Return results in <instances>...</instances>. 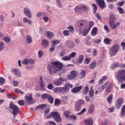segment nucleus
I'll return each mask as SVG.
<instances>
[{"instance_id": "f704fd0d", "label": "nucleus", "mask_w": 125, "mask_h": 125, "mask_svg": "<svg viewBox=\"0 0 125 125\" xmlns=\"http://www.w3.org/2000/svg\"><path fill=\"white\" fill-rule=\"evenodd\" d=\"M23 21L24 22V23H28L30 25L32 24V21H31V20H28V19H27V18H24L23 19Z\"/></svg>"}, {"instance_id": "39448f33", "label": "nucleus", "mask_w": 125, "mask_h": 125, "mask_svg": "<svg viewBox=\"0 0 125 125\" xmlns=\"http://www.w3.org/2000/svg\"><path fill=\"white\" fill-rule=\"evenodd\" d=\"M115 19H116V17L114 15L110 16L109 17V26L112 28L113 30L115 29H117L118 26H120L121 23L120 22H118L117 23L115 24Z\"/></svg>"}, {"instance_id": "09e8293b", "label": "nucleus", "mask_w": 125, "mask_h": 125, "mask_svg": "<svg viewBox=\"0 0 125 125\" xmlns=\"http://www.w3.org/2000/svg\"><path fill=\"white\" fill-rule=\"evenodd\" d=\"M62 60H63V61H70V60H71V59L69 56H65L62 58Z\"/></svg>"}, {"instance_id": "de8ad7c7", "label": "nucleus", "mask_w": 125, "mask_h": 125, "mask_svg": "<svg viewBox=\"0 0 125 125\" xmlns=\"http://www.w3.org/2000/svg\"><path fill=\"white\" fill-rule=\"evenodd\" d=\"M90 62V58H85L83 62V63H84V64H85V65L89 64Z\"/></svg>"}, {"instance_id": "37998d69", "label": "nucleus", "mask_w": 125, "mask_h": 125, "mask_svg": "<svg viewBox=\"0 0 125 125\" xmlns=\"http://www.w3.org/2000/svg\"><path fill=\"white\" fill-rule=\"evenodd\" d=\"M76 55H77V53L75 52H72L69 54V58L70 59H71V58H75V57H76Z\"/></svg>"}, {"instance_id": "b1692460", "label": "nucleus", "mask_w": 125, "mask_h": 125, "mask_svg": "<svg viewBox=\"0 0 125 125\" xmlns=\"http://www.w3.org/2000/svg\"><path fill=\"white\" fill-rule=\"evenodd\" d=\"M96 61H93L89 65V69H94L96 67Z\"/></svg>"}, {"instance_id": "a211bd4d", "label": "nucleus", "mask_w": 125, "mask_h": 125, "mask_svg": "<svg viewBox=\"0 0 125 125\" xmlns=\"http://www.w3.org/2000/svg\"><path fill=\"white\" fill-rule=\"evenodd\" d=\"M42 43L44 47H48V46L49 45V41L44 39L42 41Z\"/></svg>"}, {"instance_id": "4468645a", "label": "nucleus", "mask_w": 125, "mask_h": 125, "mask_svg": "<svg viewBox=\"0 0 125 125\" xmlns=\"http://www.w3.org/2000/svg\"><path fill=\"white\" fill-rule=\"evenodd\" d=\"M39 84L41 89H44V87H45V83H44L43 80H42V76L39 79Z\"/></svg>"}, {"instance_id": "c9c22d12", "label": "nucleus", "mask_w": 125, "mask_h": 125, "mask_svg": "<svg viewBox=\"0 0 125 125\" xmlns=\"http://www.w3.org/2000/svg\"><path fill=\"white\" fill-rule=\"evenodd\" d=\"M50 95L46 93L43 94L42 95V98L43 99V100H44V99H48V97H49Z\"/></svg>"}, {"instance_id": "2f4dec72", "label": "nucleus", "mask_w": 125, "mask_h": 125, "mask_svg": "<svg viewBox=\"0 0 125 125\" xmlns=\"http://www.w3.org/2000/svg\"><path fill=\"white\" fill-rule=\"evenodd\" d=\"M47 37L49 38V39H52L53 37H54V34L51 31H47Z\"/></svg>"}, {"instance_id": "2eb2a0df", "label": "nucleus", "mask_w": 125, "mask_h": 125, "mask_svg": "<svg viewBox=\"0 0 125 125\" xmlns=\"http://www.w3.org/2000/svg\"><path fill=\"white\" fill-rule=\"evenodd\" d=\"M64 81H65V79L60 77L58 81L54 82V84L57 86L62 85V84H63V82H64Z\"/></svg>"}, {"instance_id": "a18cd8bd", "label": "nucleus", "mask_w": 125, "mask_h": 125, "mask_svg": "<svg viewBox=\"0 0 125 125\" xmlns=\"http://www.w3.org/2000/svg\"><path fill=\"white\" fill-rule=\"evenodd\" d=\"M92 7H93L94 13V14L96 13V11H97V8H98L97 5H96V4L93 3Z\"/></svg>"}, {"instance_id": "0e129e2a", "label": "nucleus", "mask_w": 125, "mask_h": 125, "mask_svg": "<svg viewBox=\"0 0 125 125\" xmlns=\"http://www.w3.org/2000/svg\"><path fill=\"white\" fill-rule=\"evenodd\" d=\"M54 87L53 86V85L51 83V84H49L48 85V86H47V88L48 89H50V90H51L52 89H53Z\"/></svg>"}, {"instance_id": "ddd939ff", "label": "nucleus", "mask_w": 125, "mask_h": 125, "mask_svg": "<svg viewBox=\"0 0 125 125\" xmlns=\"http://www.w3.org/2000/svg\"><path fill=\"white\" fill-rule=\"evenodd\" d=\"M82 89V86H78L72 89L71 92H72V93H78V92H80Z\"/></svg>"}, {"instance_id": "3c124183", "label": "nucleus", "mask_w": 125, "mask_h": 125, "mask_svg": "<svg viewBox=\"0 0 125 125\" xmlns=\"http://www.w3.org/2000/svg\"><path fill=\"white\" fill-rule=\"evenodd\" d=\"M52 42L53 43L52 45H55L56 44H59V43H60V40L53 41Z\"/></svg>"}, {"instance_id": "20e7f679", "label": "nucleus", "mask_w": 125, "mask_h": 125, "mask_svg": "<svg viewBox=\"0 0 125 125\" xmlns=\"http://www.w3.org/2000/svg\"><path fill=\"white\" fill-rule=\"evenodd\" d=\"M53 117L55 122L57 123H60L61 122V117H60V114L57 112H53L49 114L46 116V119H50V118H52Z\"/></svg>"}, {"instance_id": "393cba45", "label": "nucleus", "mask_w": 125, "mask_h": 125, "mask_svg": "<svg viewBox=\"0 0 125 125\" xmlns=\"http://www.w3.org/2000/svg\"><path fill=\"white\" fill-rule=\"evenodd\" d=\"M106 100L109 104H111V103L113 102V94H110L107 98Z\"/></svg>"}, {"instance_id": "774afa93", "label": "nucleus", "mask_w": 125, "mask_h": 125, "mask_svg": "<svg viewBox=\"0 0 125 125\" xmlns=\"http://www.w3.org/2000/svg\"><path fill=\"white\" fill-rule=\"evenodd\" d=\"M59 104H60V101L58 99H56L55 100L54 104L55 105H59Z\"/></svg>"}, {"instance_id": "58836bf2", "label": "nucleus", "mask_w": 125, "mask_h": 125, "mask_svg": "<svg viewBox=\"0 0 125 125\" xmlns=\"http://www.w3.org/2000/svg\"><path fill=\"white\" fill-rule=\"evenodd\" d=\"M89 90V89L88 88V86H86L84 89L83 90V94H84V95H86V94L88 93Z\"/></svg>"}, {"instance_id": "e2e57ef3", "label": "nucleus", "mask_w": 125, "mask_h": 125, "mask_svg": "<svg viewBox=\"0 0 125 125\" xmlns=\"http://www.w3.org/2000/svg\"><path fill=\"white\" fill-rule=\"evenodd\" d=\"M104 29L106 31V33H110V30H109V27H108V25H105L104 26Z\"/></svg>"}, {"instance_id": "6e6552de", "label": "nucleus", "mask_w": 125, "mask_h": 125, "mask_svg": "<svg viewBox=\"0 0 125 125\" xmlns=\"http://www.w3.org/2000/svg\"><path fill=\"white\" fill-rule=\"evenodd\" d=\"M25 99L27 104H34V103H35V100L33 99L31 94H29V96H25Z\"/></svg>"}, {"instance_id": "338daca9", "label": "nucleus", "mask_w": 125, "mask_h": 125, "mask_svg": "<svg viewBox=\"0 0 125 125\" xmlns=\"http://www.w3.org/2000/svg\"><path fill=\"white\" fill-rule=\"evenodd\" d=\"M65 54H66V52L65 51H62L60 52V56H61V57L64 56Z\"/></svg>"}, {"instance_id": "c756f323", "label": "nucleus", "mask_w": 125, "mask_h": 125, "mask_svg": "<svg viewBox=\"0 0 125 125\" xmlns=\"http://www.w3.org/2000/svg\"><path fill=\"white\" fill-rule=\"evenodd\" d=\"M109 83L108 82H107L104 85H102L101 87L98 88L99 91H103L104 90V88H105V86L107 85Z\"/></svg>"}, {"instance_id": "5fc2aeb1", "label": "nucleus", "mask_w": 125, "mask_h": 125, "mask_svg": "<svg viewBox=\"0 0 125 125\" xmlns=\"http://www.w3.org/2000/svg\"><path fill=\"white\" fill-rule=\"evenodd\" d=\"M76 104H77L78 105H80V106H81V105H83V104H84V101H83V100H80L76 103Z\"/></svg>"}, {"instance_id": "4c0bfd02", "label": "nucleus", "mask_w": 125, "mask_h": 125, "mask_svg": "<svg viewBox=\"0 0 125 125\" xmlns=\"http://www.w3.org/2000/svg\"><path fill=\"white\" fill-rule=\"evenodd\" d=\"M90 31L89 28L88 29H85L83 32V35L84 37H85V36L87 35V34H88L89 32Z\"/></svg>"}, {"instance_id": "cd10ccee", "label": "nucleus", "mask_w": 125, "mask_h": 125, "mask_svg": "<svg viewBox=\"0 0 125 125\" xmlns=\"http://www.w3.org/2000/svg\"><path fill=\"white\" fill-rule=\"evenodd\" d=\"M45 107H46V104H40V105L36 106L35 111H37V109H41V110H42V109H44V108H45Z\"/></svg>"}, {"instance_id": "bf43d9fd", "label": "nucleus", "mask_w": 125, "mask_h": 125, "mask_svg": "<svg viewBox=\"0 0 125 125\" xmlns=\"http://www.w3.org/2000/svg\"><path fill=\"white\" fill-rule=\"evenodd\" d=\"M4 44L3 42H0V50H2L4 48Z\"/></svg>"}, {"instance_id": "49530a36", "label": "nucleus", "mask_w": 125, "mask_h": 125, "mask_svg": "<svg viewBox=\"0 0 125 125\" xmlns=\"http://www.w3.org/2000/svg\"><path fill=\"white\" fill-rule=\"evenodd\" d=\"M75 11L76 12H77L78 13H83V12L82 11V9H81V7H75Z\"/></svg>"}, {"instance_id": "f8f14e48", "label": "nucleus", "mask_w": 125, "mask_h": 125, "mask_svg": "<svg viewBox=\"0 0 125 125\" xmlns=\"http://www.w3.org/2000/svg\"><path fill=\"white\" fill-rule=\"evenodd\" d=\"M86 24H87V21L86 20H81L76 22L77 26L80 27L86 25Z\"/></svg>"}, {"instance_id": "a878e982", "label": "nucleus", "mask_w": 125, "mask_h": 125, "mask_svg": "<svg viewBox=\"0 0 125 125\" xmlns=\"http://www.w3.org/2000/svg\"><path fill=\"white\" fill-rule=\"evenodd\" d=\"M89 95L90 97H93L94 96V91L93 90V86L90 87V89L89 92Z\"/></svg>"}, {"instance_id": "9b49d317", "label": "nucleus", "mask_w": 125, "mask_h": 125, "mask_svg": "<svg viewBox=\"0 0 125 125\" xmlns=\"http://www.w3.org/2000/svg\"><path fill=\"white\" fill-rule=\"evenodd\" d=\"M98 6L102 9H104L106 7V3L104 0H96Z\"/></svg>"}, {"instance_id": "473e14b6", "label": "nucleus", "mask_w": 125, "mask_h": 125, "mask_svg": "<svg viewBox=\"0 0 125 125\" xmlns=\"http://www.w3.org/2000/svg\"><path fill=\"white\" fill-rule=\"evenodd\" d=\"M119 67H121V64L119 63L116 62L113 64V66H111V69H112V70H115V68H118Z\"/></svg>"}, {"instance_id": "864d4df0", "label": "nucleus", "mask_w": 125, "mask_h": 125, "mask_svg": "<svg viewBox=\"0 0 125 125\" xmlns=\"http://www.w3.org/2000/svg\"><path fill=\"white\" fill-rule=\"evenodd\" d=\"M94 26V22L93 21H90L89 22V27L88 29L89 30H91V28H92V26Z\"/></svg>"}, {"instance_id": "dca6fc26", "label": "nucleus", "mask_w": 125, "mask_h": 125, "mask_svg": "<svg viewBox=\"0 0 125 125\" xmlns=\"http://www.w3.org/2000/svg\"><path fill=\"white\" fill-rule=\"evenodd\" d=\"M23 12L28 18H32V14H31V12L29 9H28V8H25L23 10Z\"/></svg>"}, {"instance_id": "5701e85b", "label": "nucleus", "mask_w": 125, "mask_h": 125, "mask_svg": "<svg viewBox=\"0 0 125 125\" xmlns=\"http://www.w3.org/2000/svg\"><path fill=\"white\" fill-rule=\"evenodd\" d=\"M104 42L105 44L108 45L112 43V40L109 38H105L104 40Z\"/></svg>"}, {"instance_id": "c85d7f7f", "label": "nucleus", "mask_w": 125, "mask_h": 125, "mask_svg": "<svg viewBox=\"0 0 125 125\" xmlns=\"http://www.w3.org/2000/svg\"><path fill=\"white\" fill-rule=\"evenodd\" d=\"M105 90L107 93H110L112 90V86L110 84L108 86L105 87Z\"/></svg>"}, {"instance_id": "7ed1b4c3", "label": "nucleus", "mask_w": 125, "mask_h": 125, "mask_svg": "<svg viewBox=\"0 0 125 125\" xmlns=\"http://www.w3.org/2000/svg\"><path fill=\"white\" fill-rule=\"evenodd\" d=\"M70 89V84L66 83L63 87H57L54 89V91L56 93L57 92H61V93H66L68 92Z\"/></svg>"}, {"instance_id": "79ce46f5", "label": "nucleus", "mask_w": 125, "mask_h": 125, "mask_svg": "<svg viewBox=\"0 0 125 125\" xmlns=\"http://www.w3.org/2000/svg\"><path fill=\"white\" fill-rule=\"evenodd\" d=\"M86 74V73L85 72V71L82 70L80 74V76L81 78H82L83 79V78H84Z\"/></svg>"}, {"instance_id": "412c9836", "label": "nucleus", "mask_w": 125, "mask_h": 125, "mask_svg": "<svg viewBox=\"0 0 125 125\" xmlns=\"http://www.w3.org/2000/svg\"><path fill=\"white\" fill-rule=\"evenodd\" d=\"M94 107L95 106L93 104L90 105V106H89L88 111L90 114H92V113H93L94 111Z\"/></svg>"}, {"instance_id": "c03bdc74", "label": "nucleus", "mask_w": 125, "mask_h": 125, "mask_svg": "<svg viewBox=\"0 0 125 125\" xmlns=\"http://www.w3.org/2000/svg\"><path fill=\"white\" fill-rule=\"evenodd\" d=\"M27 43H32V37L29 35L26 36Z\"/></svg>"}, {"instance_id": "4d7b16f0", "label": "nucleus", "mask_w": 125, "mask_h": 125, "mask_svg": "<svg viewBox=\"0 0 125 125\" xmlns=\"http://www.w3.org/2000/svg\"><path fill=\"white\" fill-rule=\"evenodd\" d=\"M86 111V108H84L80 112L78 113L77 115H78V116L83 115V113H85V112Z\"/></svg>"}, {"instance_id": "f3484780", "label": "nucleus", "mask_w": 125, "mask_h": 125, "mask_svg": "<svg viewBox=\"0 0 125 125\" xmlns=\"http://www.w3.org/2000/svg\"><path fill=\"white\" fill-rule=\"evenodd\" d=\"M66 45L68 48H73V47H75V43L72 41H69L66 42Z\"/></svg>"}, {"instance_id": "4be33fe9", "label": "nucleus", "mask_w": 125, "mask_h": 125, "mask_svg": "<svg viewBox=\"0 0 125 125\" xmlns=\"http://www.w3.org/2000/svg\"><path fill=\"white\" fill-rule=\"evenodd\" d=\"M98 31V29H97V27H94L91 32L92 36L94 37L96 36V35H97Z\"/></svg>"}, {"instance_id": "680f3d73", "label": "nucleus", "mask_w": 125, "mask_h": 125, "mask_svg": "<svg viewBox=\"0 0 125 125\" xmlns=\"http://www.w3.org/2000/svg\"><path fill=\"white\" fill-rule=\"evenodd\" d=\"M18 103L19 105H20L21 106H24V101L23 100H19L18 102Z\"/></svg>"}, {"instance_id": "603ef678", "label": "nucleus", "mask_w": 125, "mask_h": 125, "mask_svg": "<svg viewBox=\"0 0 125 125\" xmlns=\"http://www.w3.org/2000/svg\"><path fill=\"white\" fill-rule=\"evenodd\" d=\"M22 64H23V65H27V64H29V60L28 59H24L21 62Z\"/></svg>"}, {"instance_id": "052dcab7", "label": "nucleus", "mask_w": 125, "mask_h": 125, "mask_svg": "<svg viewBox=\"0 0 125 125\" xmlns=\"http://www.w3.org/2000/svg\"><path fill=\"white\" fill-rule=\"evenodd\" d=\"M64 115L65 117H66V118H68L70 117V111H66L64 113Z\"/></svg>"}, {"instance_id": "f257e3e1", "label": "nucleus", "mask_w": 125, "mask_h": 125, "mask_svg": "<svg viewBox=\"0 0 125 125\" xmlns=\"http://www.w3.org/2000/svg\"><path fill=\"white\" fill-rule=\"evenodd\" d=\"M63 68V64L60 62H54L49 63L48 65L47 70L50 75H53L58 71H60Z\"/></svg>"}, {"instance_id": "e433bc0d", "label": "nucleus", "mask_w": 125, "mask_h": 125, "mask_svg": "<svg viewBox=\"0 0 125 125\" xmlns=\"http://www.w3.org/2000/svg\"><path fill=\"white\" fill-rule=\"evenodd\" d=\"M121 115L123 116H125V105H123L122 107Z\"/></svg>"}, {"instance_id": "a19ab883", "label": "nucleus", "mask_w": 125, "mask_h": 125, "mask_svg": "<svg viewBox=\"0 0 125 125\" xmlns=\"http://www.w3.org/2000/svg\"><path fill=\"white\" fill-rule=\"evenodd\" d=\"M117 9L120 14H124V13H125V11L124 10V9H123V8L118 7Z\"/></svg>"}, {"instance_id": "7c9ffc66", "label": "nucleus", "mask_w": 125, "mask_h": 125, "mask_svg": "<svg viewBox=\"0 0 125 125\" xmlns=\"http://www.w3.org/2000/svg\"><path fill=\"white\" fill-rule=\"evenodd\" d=\"M84 59V57L83 56V55H81L78 58V63H79V64H82Z\"/></svg>"}, {"instance_id": "69168bd1", "label": "nucleus", "mask_w": 125, "mask_h": 125, "mask_svg": "<svg viewBox=\"0 0 125 125\" xmlns=\"http://www.w3.org/2000/svg\"><path fill=\"white\" fill-rule=\"evenodd\" d=\"M63 34L64 35V36H69V35H70V32H69V31H68V30H64L63 32Z\"/></svg>"}, {"instance_id": "0eeeda50", "label": "nucleus", "mask_w": 125, "mask_h": 125, "mask_svg": "<svg viewBox=\"0 0 125 125\" xmlns=\"http://www.w3.org/2000/svg\"><path fill=\"white\" fill-rule=\"evenodd\" d=\"M119 49H120V46L118 44L113 45L109 50V53L111 56H115L117 55V54L119 52Z\"/></svg>"}, {"instance_id": "423d86ee", "label": "nucleus", "mask_w": 125, "mask_h": 125, "mask_svg": "<svg viewBox=\"0 0 125 125\" xmlns=\"http://www.w3.org/2000/svg\"><path fill=\"white\" fill-rule=\"evenodd\" d=\"M9 107L11 110H12L13 112L12 114L13 115L14 117H16L19 113V107L16 105H14V103L11 102L9 104Z\"/></svg>"}, {"instance_id": "72a5a7b5", "label": "nucleus", "mask_w": 125, "mask_h": 125, "mask_svg": "<svg viewBox=\"0 0 125 125\" xmlns=\"http://www.w3.org/2000/svg\"><path fill=\"white\" fill-rule=\"evenodd\" d=\"M47 100L50 104H53V101H54V98L52 97V96L50 95Z\"/></svg>"}, {"instance_id": "8fccbe9b", "label": "nucleus", "mask_w": 125, "mask_h": 125, "mask_svg": "<svg viewBox=\"0 0 125 125\" xmlns=\"http://www.w3.org/2000/svg\"><path fill=\"white\" fill-rule=\"evenodd\" d=\"M68 29L69 32H70V33H73L74 31H75V29L74 28V27L72 26H69L68 27Z\"/></svg>"}, {"instance_id": "ea45409f", "label": "nucleus", "mask_w": 125, "mask_h": 125, "mask_svg": "<svg viewBox=\"0 0 125 125\" xmlns=\"http://www.w3.org/2000/svg\"><path fill=\"white\" fill-rule=\"evenodd\" d=\"M75 110L77 112H78L79 111L81 110V105L78 104H76Z\"/></svg>"}, {"instance_id": "13d9d810", "label": "nucleus", "mask_w": 125, "mask_h": 125, "mask_svg": "<svg viewBox=\"0 0 125 125\" xmlns=\"http://www.w3.org/2000/svg\"><path fill=\"white\" fill-rule=\"evenodd\" d=\"M55 50V45H52L51 47L49 49V52H52Z\"/></svg>"}, {"instance_id": "6ab92c4d", "label": "nucleus", "mask_w": 125, "mask_h": 125, "mask_svg": "<svg viewBox=\"0 0 125 125\" xmlns=\"http://www.w3.org/2000/svg\"><path fill=\"white\" fill-rule=\"evenodd\" d=\"M84 122L86 125H93V120L91 118L86 119Z\"/></svg>"}, {"instance_id": "1a4fd4ad", "label": "nucleus", "mask_w": 125, "mask_h": 125, "mask_svg": "<svg viewBox=\"0 0 125 125\" xmlns=\"http://www.w3.org/2000/svg\"><path fill=\"white\" fill-rule=\"evenodd\" d=\"M78 76V72L75 70H72L70 72V74L68 75L67 77L68 80H74Z\"/></svg>"}, {"instance_id": "9d476101", "label": "nucleus", "mask_w": 125, "mask_h": 125, "mask_svg": "<svg viewBox=\"0 0 125 125\" xmlns=\"http://www.w3.org/2000/svg\"><path fill=\"white\" fill-rule=\"evenodd\" d=\"M123 103H124V99L122 98H118L116 102L115 107L117 109H121V107H122Z\"/></svg>"}, {"instance_id": "f03ea898", "label": "nucleus", "mask_w": 125, "mask_h": 125, "mask_svg": "<svg viewBox=\"0 0 125 125\" xmlns=\"http://www.w3.org/2000/svg\"><path fill=\"white\" fill-rule=\"evenodd\" d=\"M115 77L119 83L125 82V70L121 69L118 70L116 73Z\"/></svg>"}, {"instance_id": "aec40b11", "label": "nucleus", "mask_w": 125, "mask_h": 125, "mask_svg": "<svg viewBox=\"0 0 125 125\" xmlns=\"http://www.w3.org/2000/svg\"><path fill=\"white\" fill-rule=\"evenodd\" d=\"M13 72L16 76L17 77H21V74L20 73V71L17 68L13 69Z\"/></svg>"}, {"instance_id": "bb28decb", "label": "nucleus", "mask_w": 125, "mask_h": 125, "mask_svg": "<svg viewBox=\"0 0 125 125\" xmlns=\"http://www.w3.org/2000/svg\"><path fill=\"white\" fill-rule=\"evenodd\" d=\"M81 9L82 11H83L84 12H85V11H87L88 9H89L88 7L85 6V5H82L80 6Z\"/></svg>"}, {"instance_id": "6e6d98bb", "label": "nucleus", "mask_w": 125, "mask_h": 125, "mask_svg": "<svg viewBox=\"0 0 125 125\" xmlns=\"http://www.w3.org/2000/svg\"><path fill=\"white\" fill-rule=\"evenodd\" d=\"M5 81L4 79L2 77H0V85H2L4 83Z\"/></svg>"}]
</instances>
